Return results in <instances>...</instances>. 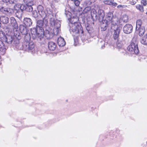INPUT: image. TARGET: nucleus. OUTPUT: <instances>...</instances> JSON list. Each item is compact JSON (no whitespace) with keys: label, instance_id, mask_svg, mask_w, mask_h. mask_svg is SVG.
<instances>
[{"label":"nucleus","instance_id":"nucleus-1","mask_svg":"<svg viewBox=\"0 0 147 147\" xmlns=\"http://www.w3.org/2000/svg\"><path fill=\"white\" fill-rule=\"evenodd\" d=\"M48 24V21L46 19H43V20H39L36 22V28H32L30 30L32 37L33 39L37 38L38 40L42 41L44 43V36H45L43 28L46 27Z\"/></svg>","mask_w":147,"mask_h":147},{"label":"nucleus","instance_id":"nucleus-2","mask_svg":"<svg viewBox=\"0 0 147 147\" xmlns=\"http://www.w3.org/2000/svg\"><path fill=\"white\" fill-rule=\"evenodd\" d=\"M50 23L51 26L53 28L52 30H46L45 32V36L47 39L53 38L54 35H57L59 31L61 26V22L57 20H55L54 18H50Z\"/></svg>","mask_w":147,"mask_h":147},{"label":"nucleus","instance_id":"nucleus-3","mask_svg":"<svg viewBox=\"0 0 147 147\" xmlns=\"http://www.w3.org/2000/svg\"><path fill=\"white\" fill-rule=\"evenodd\" d=\"M138 37L135 35L133 37L131 42L127 48L128 50L131 54H137L139 52L138 47Z\"/></svg>","mask_w":147,"mask_h":147},{"label":"nucleus","instance_id":"nucleus-4","mask_svg":"<svg viewBox=\"0 0 147 147\" xmlns=\"http://www.w3.org/2000/svg\"><path fill=\"white\" fill-rule=\"evenodd\" d=\"M69 30L71 34L74 35L79 33H83L82 27L80 23L77 24L69 23Z\"/></svg>","mask_w":147,"mask_h":147},{"label":"nucleus","instance_id":"nucleus-5","mask_svg":"<svg viewBox=\"0 0 147 147\" xmlns=\"http://www.w3.org/2000/svg\"><path fill=\"white\" fill-rule=\"evenodd\" d=\"M91 16L93 19L102 21L105 16L104 12L103 10L100 9L97 12L95 9H92L91 12Z\"/></svg>","mask_w":147,"mask_h":147},{"label":"nucleus","instance_id":"nucleus-6","mask_svg":"<svg viewBox=\"0 0 147 147\" xmlns=\"http://www.w3.org/2000/svg\"><path fill=\"white\" fill-rule=\"evenodd\" d=\"M37 9L39 14L43 18V19L49 17L50 15L53 16L52 12L50 10L46 11L44 10L43 7L41 5L38 6Z\"/></svg>","mask_w":147,"mask_h":147},{"label":"nucleus","instance_id":"nucleus-7","mask_svg":"<svg viewBox=\"0 0 147 147\" xmlns=\"http://www.w3.org/2000/svg\"><path fill=\"white\" fill-rule=\"evenodd\" d=\"M113 24V25H111V28L112 30H114L113 38L114 40H118L119 36L120 30V28L118 27L116 22L114 23Z\"/></svg>","mask_w":147,"mask_h":147},{"label":"nucleus","instance_id":"nucleus-8","mask_svg":"<svg viewBox=\"0 0 147 147\" xmlns=\"http://www.w3.org/2000/svg\"><path fill=\"white\" fill-rule=\"evenodd\" d=\"M106 22H108L111 23V25H113L114 23L116 22L117 23L118 19L116 18H113V15L112 13L109 12L106 16Z\"/></svg>","mask_w":147,"mask_h":147},{"label":"nucleus","instance_id":"nucleus-9","mask_svg":"<svg viewBox=\"0 0 147 147\" xmlns=\"http://www.w3.org/2000/svg\"><path fill=\"white\" fill-rule=\"evenodd\" d=\"M133 28V26L131 24H127L123 26V30L125 33L130 34L132 32Z\"/></svg>","mask_w":147,"mask_h":147},{"label":"nucleus","instance_id":"nucleus-10","mask_svg":"<svg viewBox=\"0 0 147 147\" xmlns=\"http://www.w3.org/2000/svg\"><path fill=\"white\" fill-rule=\"evenodd\" d=\"M0 10L1 12L9 16L11 15L13 13V10L9 8L2 7Z\"/></svg>","mask_w":147,"mask_h":147},{"label":"nucleus","instance_id":"nucleus-11","mask_svg":"<svg viewBox=\"0 0 147 147\" xmlns=\"http://www.w3.org/2000/svg\"><path fill=\"white\" fill-rule=\"evenodd\" d=\"M34 45L33 42H30L24 45V50H32L34 47Z\"/></svg>","mask_w":147,"mask_h":147},{"label":"nucleus","instance_id":"nucleus-12","mask_svg":"<svg viewBox=\"0 0 147 147\" xmlns=\"http://www.w3.org/2000/svg\"><path fill=\"white\" fill-rule=\"evenodd\" d=\"M9 21V18L6 16L2 15L0 16V21L3 24H7Z\"/></svg>","mask_w":147,"mask_h":147},{"label":"nucleus","instance_id":"nucleus-13","mask_svg":"<svg viewBox=\"0 0 147 147\" xmlns=\"http://www.w3.org/2000/svg\"><path fill=\"white\" fill-rule=\"evenodd\" d=\"M10 21L12 27L15 29L18 28V25L15 18L14 17H11L10 18Z\"/></svg>","mask_w":147,"mask_h":147},{"label":"nucleus","instance_id":"nucleus-14","mask_svg":"<svg viewBox=\"0 0 147 147\" xmlns=\"http://www.w3.org/2000/svg\"><path fill=\"white\" fill-rule=\"evenodd\" d=\"M57 43L59 46L63 47L65 45V42L63 38L60 37L58 38Z\"/></svg>","mask_w":147,"mask_h":147},{"label":"nucleus","instance_id":"nucleus-15","mask_svg":"<svg viewBox=\"0 0 147 147\" xmlns=\"http://www.w3.org/2000/svg\"><path fill=\"white\" fill-rule=\"evenodd\" d=\"M24 24L27 27H29L32 24V22L31 20L29 18H25L24 20Z\"/></svg>","mask_w":147,"mask_h":147},{"label":"nucleus","instance_id":"nucleus-16","mask_svg":"<svg viewBox=\"0 0 147 147\" xmlns=\"http://www.w3.org/2000/svg\"><path fill=\"white\" fill-rule=\"evenodd\" d=\"M48 47L50 50L53 51L56 47V43L53 42H50L48 44Z\"/></svg>","mask_w":147,"mask_h":147},{"label":"nucleus","instance_id":"nucleus-17","mask_svg":"<svg viewBox=\"0 0 147 147\" xmlns=\"http://www.w3.org/2000/svg\"><path fill=\"white\" fill-rule=\"evenodd\" d=\"M20 30L22 34L24 35L27 33V29L25 26L21 25L20 26Z\"/></svg>","mask_w":147,"mask_h":147},{"label":"nucleus","instance_id":"nucleus-18","mask_svg":"<svg viewBox=\"0 0 147 147\" xmlns=\"http://www.w3.org/2000/svg\"><path fill=\"white\" fill-rule=\"evenodd\" d=\"M5 38L6 41L8 43L11 44L14 40V38L13 36L10 35H7Z\"/></svg>","mask_w":147,"mask_h":147},{"label":"nucleus","instance_id":"nucleus-19","mask_svg":"<svg viewBox=\"0 0 147 147\" xmlns=\"http://www.w3.org/2000/svg\"><path fill=\"white\" fill-rule=\"evenodd\" d=\"M109 22H106L105 20L102 21V23L101 25V27L102 30L104 31L106 30L108 26Z\"/></svg>","mask_w":147,"mask_h":147},{"label":"nucleus","instance_id":"nucleus-20","mask_svg":"<svg viewBox=\"0 0 147 147\" xmlns=\"http://www.w3.org/2000/svg\"><path fill=\"white\" fill-rule=\"evenodd\" d=\"M68 19L69 20L70 22L69 23L77 24V23H79V22H77V21H78V18L76 16H73Z\"/></svg>","mask_w":147,"mask_h":147},{"label":"nucleus","instance_id":"nucleus-21","mask_svg":"<svg viewBox=\"0 0 147 147\" xmlns=\"http://www.w3.org/2000/svg\"><path fill=\"white\" fill-rule=\"evenodd\" d=\"M141 43L144 45H147V35H145L142 37L140 40Z\"/></svg>","mask_w":147,"mask_h":147},{"label":"nucleus","instance_id":"nucleus-22","mask_svg":"<svg viewBox=\"0 0 147 147\" xmlns=\"http://www.w3.org/2000/svg\"><path fill=\"white\" fill-rule=\"evenodd\" d=\"M33 4H31L30 3H28L26 5V7L25 8L26 11H27L30 12L32 11L33 10V8L32 6V5Z\"/></svg>","mask_w":147,"mask_h":147},{"label":"nucleus","instance_id":"nucleus-23","mask_svg":"<svg viewBox=\"0 0 147 147\" xmlns=\"http://www.w3.org/2000/svg\"><path fill=\"white\" fill-rule=\"evenodd\" d=\"M6 49L4 45V44L1 41H0V51L2 52V54H4L6 51Z\"/></svg>","mask_w":147,"mask_h":147},{"label":"nucleus","instance_id":"nucleus-24","mask_svg":"<svg viewBox=\"0 0 147 147\" xmlns=\"http://www.w3.org/2000/svg\"><path fill=\"white\" fill-rule=\"evenodd\" d=\"M24 36V40L26 44L28 43V42L30 41L31 38L30 35V33H27L26 34H25Z\"/></svg>","mask_w":147,"mask_h":147},{"label":"nucleus","instance_id":"nucleus-25","mask_svg":"<svg viewBox=\"0 0 147 147\" xmlns=\"http://www.w3.org/2000/svg\"><path fill=\"white\" fill-rule=\"evenodd\" d=\"M142 24V22L141 20H139L137 21L136 28V31L138 30L140 28L143 27V26H141Z\"/></svg>","mask_w":147,"mask_h":147},{"label":"nucleus","instance_id":"nucleus-26","mask_svg":"<svg viewBox=\"0 0 147 147\" xmlns=\"http://www.w3.org/2000/svg\"><path fill=\"white\" fill-rule=\"evenodd\" d=\"M139 30V34L140 36H142L145 32V28L144 27H142L138 29Z\"/></svg>","mask_w":147,"mask_h":147},{"label":"nucleus","instance_id":"nucleus-27","mask_svg":"<svg viewBox=\"0 0 147 147\" xmlns=\"http://www.w3.org/2000/svg\"><path fill=\"white\" fill-rule=\"evenodd\" d=\"M24 45H25V42L23 45L22 43H17L16 45V47L19 50H24Z\"/></svg>","mask_w":147,"mask_h":147},{"label":"nucleus","instance_id":"nucleus-28","mask_svg":"<svg viewBox=\"0 0 147 147\" xmlns=\"http://www.w3.org/2000/svg\"><path fill=\"white\" fill-rule=\"evenodd\" d=\"M16 11H17L16 13V16L19 18H21L22 14V11L21 10Z\"/></svg>","mask_w":147,"mask_h":147},{"label":"nucleus","instance_id":"nucleus-29","mask_svg":"<svg viewBox=\"0 0 147 147\" xmlns=\"http://www.w3.org/2000/svg\"><path fill=\"white\" fill-rule=\"evenodd\" d=\"M91 7H90L88 6L84 8L83 11L82 13H86L89 11L91 10Z\"/></svg>","mask_w":147,"mask_h":147},{"label":"nucleus","instance_id":"nucleus-30","mask_svg":"<svg viewBox=\"0 0 147 147\" xmlns=\"http://www.w3.org/2000/svg\"><path fill=\"white\" fill-rule=\"evenodd\" d=\"M5 33L2 31H0V38L1 39H4L6 37Z\"/></svg>","mask_w":147,"mask_h":147},{"label":"nucleus","instance_id":"nucleus-31","mask_svg":"<svg viewBox=\"0 0 147 147\" xmlns=\"http://www.w3.org/2000/svg\"><path fill=\"white\" fill-rule=\"evenodd\" d=\"M128 20V16L126 15H124L122 20L124 22H127Z\"/></svg>","mask_w":147,"mask_h":147},{"label":"nucleus","instance_id":"nucleus-32","mask_svg":"<svg viewBox=\"0 0 147 147\" xmlns=\"http://www.w3.org/2000/svg\"><path fill=\"white\" fill-rule=\"evenodd\" d=\"M117 40V47L118 49H120L122 47V44L121 42L119 41L118 40Z\"/></svg>","mask_w":147,"mask_h":147},{"label":"nucleus","instance_id":"nucleus-33","mask_svg":"<svg viewBox=\"0 0 147 147\" xmlns=\"http://www.w3.org/2000/svg\"><path fill=\"white\" fill-rule=\"evenodd\" d=\"M136 8L137 9H138L140 11L142 12L144 11V8L143 7L140 5H137L136 6Z\"/></svg>","mask_w":147,"mask_h":147},{"label":"nucleus","instance_id":"nucleus-34","mask_svg":"<svg viewBox=\"0 0 147 147\" xmlns=\"http://www.w3.org/2000/svg\"><path fill=\"white\" fill-rule=\"evenodd\" d=\"M20 6H21V4H17L15 5L14 6V8L16 10H19L20 9Z\"/></svg>","mask_w":147,"mask_h":147},{"label":"nucleus","instance_id":"nucleus-35","mask_svg":"<svg viewBox=\"0 0 147 147\" xmlns=\"http://www.w3.org/2000/svg\"><path fill=\"white\" fill-rule=\"evenodd\" d=\"M32 15L33 17L35 18L38 17V13L36 11H34L32 13Z\"/></svg>","mask_w":147,"mask_h":147},{"label":"nucleus","instance_id":"nucleus-36","mask_svg":"<svg viewBox=\"0 0 147 147\" xmlns=\"http://www.w3.org/2000/svg\"><path fill=\"white\" fill-rule=\"evenodd\" d=\"M74 2L75 5L77 6H78L80 4V2L78 0H71Z\"/></svg>","mask_w":147,"mask_h":147},{"label":"nucleus","instance_id":"nucleus-37","mask_svg":"<svg viewBox=\"0 0 147 147\" xmlns=\"http://www.w3.org/2000/svg\"><path fill=\"white\" fill-rule=\"evenodd\" d=\"M65 14L66 16L67 17L68 19H69V17H70L71 13L69 11H65Z\"/></svg>","mask_w":147,"mask_h":147},{"label":"nucleus","instance_id":"nucleus-38","mask_svg":"<svg viewBox=\"0 0 147 147\" xmlns=\"http://www.w3.org/2000/svg\"><path fill=\"white\" fill-rule=\"evenodd\" d=\"M20 9L19 10H22V12H23V11L24 10H26V9H25L26 5H21V6H20Z\"/></svg>","mask_w":147,"mask_h":147},{"label":"nucleus","instance_id":"nucleus-39","mask_svg":"<svg viewBox=\"0 0 147 147\" xmlns=\"http://www.w3.org/2000/svg\"><path fill=\"white\" fill-rule=\"evenodd\" d=\"M111 1L109 0H105L103 1L104 3L106 4L110 5L111 3Z\"/></svg>","mask_w":147,"mask_h":147},{"label":"nucleus","instance_id":"nucleus-40","mask_svg":"<svg viewBox=\"0 0 147 147\" xmlns=\"http://www.w3.org/2000/svg\"><path fill=\"white\" fill-rule=\"evenodd\" d=\"M8 1L10 4L16 3L15 0H7V2Z\"/></svg>","mask_w":147,"mask_h":147},{"label":"nucleus","instance_id":"nucleus-41","mask_svg":"<svg viewBox=\"0 0 147 147\" xmlns=\"http://www.w3.org/2000/svg\"><path fill=\"white\" fill-rule=\"evenodd\" d=\"M136 2L134 0L130 1H129V3L132 5H134L136 4Z\"/></svg>","mask_w":147,"mask_h":147},{"label":"nucleus","instance_id":"nucleus-42","mask_svg":"<svg viewBox=\"0 0 147 147\" xmlns=\"http://www.w3.org/2000/svg\"><path fill=\"white\" fill-rule=\"evenodd\" d=\"M127 7V5H118L117 7V8H119L121 7L122 8H125Z\"/></svg>","mask_w":147,"mask_h":147},{"label":"nucleus","instance_id":"nucleus-43","mask_svg":"<svg viewBox=\"0 0 147 147\" xmlns=\"http://www.w3.org/2000/svg\"><path fill=\"white\" fill-rule=\"evenodd\" d=\"M141 3L144 5L146 6V1L145 0H142L141 1Z\"/></svg>","mask_w":147,"mask_h":147},{"label":"nucleus","instance_id":"nucleus-44","mask_svg":"<svg viewBox=\"0 0 147 147\" xmlns=\"http://www.w3.org/2000/svg\"><path fill=\"white\" fill-rule=\"evenodd\" d=\"M84 3L86 4V5L88 6L90 5L91 4V3L89 1H86Z\"/></svg>","mask_w":147,"mask_h":147},{"label":"nucleus","instance_id":"nucleus-45","mask_svg":"<svg viewBox=\"0 0 147 147\" xmlns=\"http://www.w3.org/2000/svg\"><path fill=\"white\" fill-rule=\"evenodd\" d=\"M113 1H111V5H112L113 7H115L117 5V3H113Z\"/></svg>","mask_w":147,"mask_h":147},{"label":"nucleus","instance_id":"nucleus-46","mask_svg":"<svg viewBox=\"0 0 147 147\" xmlns=\"http://www.w3.org/2000/svg\"><path fill=\"white\" fill-rule=\"evenodd\" d=\"M17 34H16V35L15 36V38H17L18 40L20 39V36H19V34L18 35V36H17Z\"/></svg>","mask_w":147,"mask_h":147},{"label":"nucleus","instance_id":"nucleus-47","mask_svg":"<svg viewBox=\"0 0 147 147\" xmlns=\"http://www.w3.org/2000/svg\"><path fill=\"white\" fill-rule=\"evenodd\" d=\"M53 1L55 2H58L59 1V0H53Z\"/></svg>","mask_w":147,"mask_h":147},{"label":"nucleus","instance_id":"nucleus-48","mask_svg":"<svg viewBox=\"0 0 147 147\" xmlns=\"http://www.w3.org/2000/svg\"><path fill=\"white\" fill-rule=\"evenodd\" d=\"M114 0H111V1H114Z\"/></svg>","mask_w":147,"mask_h":147},{"label":"nucleus","instance_id":"nucleus-49","mask_svg":"<svg viewBox=\"0 0 147 147\" xmlns=\"http://www.w3.org/2000/svg\"><path fill=\"white\" fill-rule=\"evenodd\" d=\"M146 14H147V12H146Z\"/></svg>","mask_w":147,"mask_h":147}]
</instances>
